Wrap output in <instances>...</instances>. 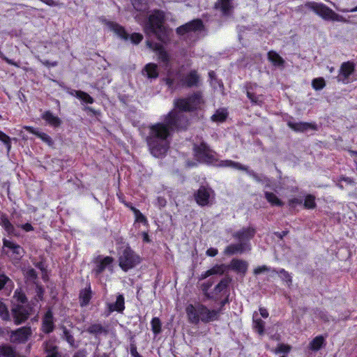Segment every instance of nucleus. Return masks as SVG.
<instances>
[{
    "instance_id": "423d86ee",
    "label": "nucleus",
    "mask_w": 357,
    "mask_h": 357,
    "mask_svg": "<svg viewBox=\"0 0 357 357\" xmlns=\"http://www.w3.org/2000/svg\"><path fill=\"white\" fill-rule=\"evenodd\" d=\"M33 308L30 304H13L11 314L15 324L24 322L31 314Z\"/></svg>"
},
{
    "instance_id": "dca6fc26",
    "label": "nucleus",
    "mask_w": 357,
    "mask_h": 357,
    "mask_svg": "<svg viewBox=\"0 0 357 357\" xmlns=\"http://www.w3.org/2000/svg\"><path fill=\"white\" fill-rule=\"evenodd\" d=\"M255 230L252 227L243 228L242 229L235 232L233 236L239 241L248 242L255 236Z\"/></svg>"
},
{
    "instance_id": "6e6d98bb",
    "label": "nucleus",
    "mask_w": 357,
    "mask_h": 357,
    "mask_svg": "<svg viewBox=\"0 0 357 357\" xmlns=\"http://www.w3.org/2000/svg\"><path fill=\"white\" fill-rule=\"evenodd\" d=\"M130 40L134 44L139 43L143 39V36L138 33H134L130 36Z\"/></svg>"
},
{
    "instance_id": "5701e85b",
    "label": "nucleus",
    "mask_w": 357,
    "mask_h": 357,
    "mask_svg": "<svg viewBox=\"0 0 357 357\" xmlns=\"http://www.w3.org/2000/svg\"><path fill=\"white\" fill-rule=\"evenodd\" d=\"M230 282V279L225 278L222 280L214 288L213 291L211 292V295H215V297L213 298V300H217L220 298V295L222 292L226 290Z\"/></svg>"
},
{
    "instance_id": "39448f33",
    "label": "nucleus",
    "mask_w": 357,
    "mask_h": 357,
    "mask_svg": "<svg viewBox=\"0 0 357 357\" xmlns=\"http://www.w3.org/2000/svg\"><path fill=\"white\" fill-rule=\"evenodd\" d=\"M305 6L326 20L342 21V17L335 13L326 5L316 2H308Z\"/></svg>"
},
{
    "instance_id": "f704fd0d",
    "label": "nucleus",
    "mask_w": 357,
    "mask_h": 357,
    "mask_svg": "<svg viewBox=\"0 0 357 357\" xmlns=\"http://www.w3.org/2000/svg\"><path fill=\"white\" fill-rule=\"evenodd\" d=\"M268 56L269 61L275 66H282L284 62L283 59L275 52H269Z\"/></svg>"
},
{
    "instance_id": "ea45409f",
    "label": "nucleus",
    "mask_w": 357,
    "mask_h": 357,
    "mask_svg": "<svg viewBox=\"0 0 357 357\" xmlns=\"http://www.w3.org/2000/svg\"><path fill=\"white\" fill-rule=\"evenodd\" d=\"M133 8L139 12H144L147 9L145 0H131Z\"/></svg>"
},
{
    "instance_id": "72a5a7b5",
    "label": "nucleus",
    "mask_w": 357,
    "mask_h": 357,
    "mask_svg": "<svg viewBox=\"0 0 357 357\" xmlns=\"http://www.w3.org/2000/svg\"><path fill=\"white\" fill-rule=\"evenodd\" d=\"M91 298V291L90 288L85 289L80 292L79 299L82 306L86 305L90 301Z\"/></svg>"
},
{
    "instance_id": "c9c22d12",
    "label": "nucleus",
    "mask_w": 357,
    "mask_h": 357,
    "mask_svg": "<svg viewBox=\"0 0 357 357\" xmlns=\"http://www.w3.org/2000/svg\"><path fill=\"white\" fill-rule=\"evenodd\" d=\"M13 349L7 345L0 346V357H15Z\"/></svg>"
},
{
    "instance_id": "bb28decb",
    "label": "nucleus",
    "mask_w": 357,
    "mask_h": 357,
    "mask_svg": "<svg viewBox=\"0 0 357 357\" xmlns=\"http://www.w3.org/2000/svg\"><path fill=\"white\" fill-rule=\"evenodd\" d=\"M144 71L148 78L155 79L158 76V66L156 64L150 63L146 65Z\"/></svg>"
},
{
    "instance_id": "37998d69",
    "label": "nucleus",
    "mask_w": 357,
    "mask_h": 357,
    "mask_svg": "<svg viewBox=\"0 0 357 357\" xmlns=\"http://www.w3.org/2000/svg\"><path fill=\"white\" fill-rule=\"evenodd\" d=\"M213 284L212 282L208 281L207 282L203 283L201 285V289L204 293V296L207 298H214L215 297V295H211V292H208L209 289L211 287Z\"/></svg>"
},
{
    "instance_id": "f8f14e48",
    "label": "nucleus",
    "mask_w": 357,
    "mask_h": 357,
    "mask_svg": "<svg viewBox=\"0 0 357 357\" xmlns=\"http://www.w3.org/2000/svg\"><path fill=\"white\" fill-rule=\"evenodd\" d=\"M211 199V190L205 187H201L195 194L197 203L202 206L209 204Z\"/></svg>"
},
{
    "instance_id": "9d476101",
    "label": "nucleus",
    "mask_w": 357,
    "mask_h": 357,
    "mask_svg": "<svg viewBox=\"0 0 357 357\" xmlns=\"http://www.w3.org/2000/svg\"><path fill=\"white\" fill-rule=\"evenodd\" d=\"M251 250L250 243L239 241L238 243L230 244L225 249L224 253L227 255L241 254Z\"/></svg>"
},
{
    "instance_id": "f03ea898",
    "label": "nucleus",
    "mask_w": 357,
    "mask_h": 357,
    "mask_svg": "<svg viewBox=\"0 0 357 357\" xmlns=\"http://www.w3.org/2000/svg\"><path fill=\"white\" fill-rule=\"evenodd\" d=\"M186 314L190 323L198 324L200 321L207 323L217 320L219 311L209 310L205 305L198 303L195 305H188L186 307Z\"/></svg>"
},
{
    "instance_id": "4d7b16f0",
    "label": "nucleus",
    "mask_w": 357,
    "mask_h": 357,
    "mask_svg": "<svg viewBox=\"0 0 357 357\" xmlns=\"http://www.w3.org/2000/svg\"><path fill=\"white\" fill-rule=\"evenodd\" d=\"M63 334H64V337H65L66 341L71 346H73V344H74V338H73V337L69 333V332L66 329H64Z\"/></svg>"
},
{
    "instance_id": "bf43d9fd",
    "label": "nucleus",
    "mask_w": 357,
    "mask_h": 357,
    "mask_svg": "<svg viewBox=\"0 0 357 357\" xmlns=\"http://www.w3.org/2000/svg\"><path fill=\"white\" fill-rule=\"evenodd\" d=\"M268 270H269V268L268 266H259V267L255 268L254 271V273L255 275H258L263 272L268 271Z\"/></svg>"
},
{
    "instance_id": "e433bc0d",
    "label": "nucleus",
    "mask_w": 357,
    "mask_h": 357,
    "mask_svg": "<svg viewBox=\"0 0 357 357\" xmlns=\"http://www.w3.org/2000/svg\"><path fill=\"white\" fill-rule=\"evenodd\" d=\"M13 298L15 300V302H14L13 304H22V305L29 304L27 303V298H26V296L20 290L17 289L15 291Z\"/></svg>"
},
{
    "instance_id": "a18cd8bd",
    "label": "nucleus",
    "mask_w": 357,
    "mask_h": 357,
    "mask_svg": "<svg viewBox=\"0 0 357 357\" xmlns=\"http://www.w3.org/2000/svg\"><path fill=\"white\" fill-rule=\"evenodd\" d=\"M87 331L90 333L96 334V335L100 334L102 332L105 331V330L102 326V325H100L99 324H96L91 325V326L89 327Z\"/></svg>"
},
{
    "instance_id": "58836bf2",
    "label": "nucleus",
    "mask_w": 357,
    "mask_h": 357,
    "mask_svg": "<svg viewBox=\"0 0 357 357\" xmlns=\"http://www.w3.org/2000/svg\"><path fill=\"white\" fill-rule=\"evenodd\" d=\"M324 338L319 335L317 336L310 344V348L314 351H318L324 344Z\"/></svg>"
},
{
    "instance_id": "b1692460",
    "label": "nucleus",
    "mask_w": 357,
    "mask_h": 357,
    "mask_svg": "<svg viewBox=\"0 0 357 357\" xmlns=\"http://www.w3.org/2000/svg\"><path fill=\"white\" fill-rule=\"evenodd\" d=\"M44 119L49 125L53 127H59L61 123V120L56 116L54 115L51 112L47 111L42 115Z\"/></svg>"
},
{
    "instance_id": "e2e57ef3",
    "label": "nucleus",
    "mask_w": 357,
    "mask_h": 357,
    "mask_svg": "<svg viewBox=\"0 0 357 357\" xmlns=\"http://www.w3.org/2000/svg\"><path fill=\"white\" fill-rule=\"evenodd\" d=\"M21 227L26 231H31L33 230V227L29 223H26L24 225H21Z\"/></svg>"
},
{
    "instance_id": "864d4df0",
    "label": "nucleus",
    "mask_w": 357,
    "mask_h": 357,
    "mask_svg": "<svg viewBox=\"0 0 357 357\" xmlns=\"http://www.w3.org/2000/svg\"><path fill=\"white\" fill-rule=\"evenodd\" d=\"M11 280L5 275H0V290L5 286H10L11 284Z\"/></svg>"
},
{
    "instance_id": "6ab92c4d",
    "label": "nucleus",
    "mask_w": 357,
    "mask_h": 357,
    "mask_svg": "<svg viewBox=\"0 0 357 357\" xmlns=\"http://www.w3.org/2000/svg\"><path fill=\"white\" fill-rule=\"evenodd\" d=\"M287 125L290 128H291L294 131H298V132H305V131H307L310 129H312V130L316 129L315 125H314L312 123H306V122L296 123V122L289 121L287 123Z\"/></svg>"
},
{
    "instance_id": "3c124183",
    "label": "nucleus",
    "mask_w": 357,
    "mask_h": 357,
    "mask_svg": "<svg viewBox=\"0 0 357 357\" xmlns=\"http://www.w3.org/2000/svg\"><path fill=\"white\" fill-rule=\"evenodd\" d=\"M225 271V268L223 265H217L213 266L212 268L209 269V274L212 275H222Z\"/></svg>"
},
{
    "instance_id": "49530a36",
    "label": "nucleus",
    "mask_w": 357,
    "mask_h": 357,
    "mask_svg": "<svg viewBox=\"0 0 357 357\" xmlns=\"http://www.w3.org/2000/svg\"><path fill=\"white\" fill-rule=\"evenodd\" d=\"M304 206L305 208L309 209L315 208V197L311 195L306 196L304 202Z\"/></svg>"
},
{
    "instance_id": "0e129e2a",
    "label": "nucleus",
    "mask_w": 357,
    "mask_h": 357,
    "mask_svg": "<svg viewBox=\"0 0 357 357\" xmlns=\"http://www.w3.org/2000/svg\"><path fill=\"white\" fill-rule=\"evenodd\" d=\"M42 62V63L43 65H45V66H47V67H50V66H57V62L56 61H54L52 63L50 62L49 61L46 60V61H40Z\"/></svg>"
},
{
    "instance_id": "ddd939ff",
    "label": "nucleus",
    "mask_w": 357,
    "mask_h": 357,
    "mask_svg": "<svg viewBox=\"0 0 357 357\" xmlns=\"http://www.w3.org/2000/svg\"><path fill=\"white\" fill-rule=\"evenodd\" d=\"M100 21L111 31H113L120 38L128 40V35L125 31L123 26L111 21H108L105 18H100Z\"/></svg>"
},
{
    "instance_id": "5fc2aeb1",
    "label": "nucleus",
    "mask_w": 357,
    "mask_h": 357,
    "mask_svg": "<svg viewBox=\"0 0 357 357\" xmlns=\"http://www.w3.org/2000/svg\"><path fill=\"white\" fill-rule=\"evenodd\" d=\"M290 347L289 345L280 344L275 349V353H288L290 351Z\"/></svg>"
},
{
    "instance_id": "338daca9",
    "label": "nucleus",
    "mask_w": 357,
    "mask_h": 357,
    "mask_svg": "<svg viewBox=\"0 0 357 357\" xmlns=\"http://www.w3.org/2000/svg\"><path fill=\"white\" fill-rule=\"evenodd\" d=\"M28 132L33 133L37 136V133H39L40 132L36 131L33 127L31 126H24V128Z\"/></svg>"
},
{
    "instance_id": "6e6552de",
    "label": "nucleus",
    "mask_w": 357,
    "mask_h": 357,
    "mask_svg": "<svg viewBox=\"0 0 357 357\" xmlns=\"http://www.w3.org/2000/svg\"><path fill=\"white\" fill-rule=\"evenodd\" d=\"M32 334L30 327L24 326L13 331L10 333V340L15 343H22L28 340Z\"/></svg>"
},
{
    "instance_id": "4468645a",
    "label": "nucleus",
    "mask_w": 357,
    "mask_h": 357,
    "mask_svg": "<svg viewBox=\"0 0 357 357\" xmlns=\"http://www.w3.org/2000/svg\"><path fill=\"white\" fill-rule=\"evenodd\" d=\"M203 24L200 20H192L183 26H181L176 29V32L178 34L183 35L185 33L197 31L202 29Z\"/></svg>"
},
{
    "instance_id": "de8ad7c7",
    "label": "nucleus",
    "mask_w": 357,
    "mask_h": 357,
    "mask_svg": "<svg viewBox=\"0 0 357 357\" xmlns=\"http://www.w3.org/2000/svg\"><path fill=\"white\" fill-rule=\"evenodd\" d=\"M0 317L3 320H9L10 314L6 305L0 301Z\"/></svg>"
},
{
    "instance_id": "4be33fe9",
    "label": "nucleus",
    "mask_w": 357,
    "mask_h": 357,
    "mask_svg": "<svg viewBox=\"0 0 357 357\" xmlns=\"http://www.w3.org/2000/svg\"><path fill=\"white\" fill-rule=\"evenodd\" d=\"M248 264L245 261L233 259L230 263V268L239 273L244 275L248 270Z\"/></svg>"
},
{
    "instance_id": "a19ab883",
    "label": "nucleus",
    "mask_w": 357,
    "mask_h": 357,
    "mask_svg": "<svg viewBox=\"0 0 357 357\" xmlns=\"http://www.w3.org/2000/svg\"><path fill=\"white\" fill-rule=\"evenodd\" d=\"M127 206L133 212L135 217V221L143 223L146 222V218L137 208L132 206H130L129 204H127Z\"/></svg>"
},
{
    "instance_id": "393cba45",
    "label": "nucleus",
    "mask_w": 357,
    "mask_h": 357,
    "mask_svg": "<svg viewBox=\"0 0 357 357\" xmlns=\"http://www.w3.org/2000/svg\"><path fill=\"white\" fill-rule=\"evenodd\" d=\"M0 225H1L3 227V229L8 233V234L17 236V233L14 226L11 224V222L5 215H2L1 217Z\"/></svg>"
},
{
    "instance_id": "7ed1b4c3",
    "label": "nucleus",
    "mask_w": 357,
    "mask_h": 357,
    "mask_svg": "<svg viewBox=\"0 0 357 357\" xmlns=\"http://www.w3.org/2000/svg\"><path fill=\"white\" fill-rule=\"evenodd\" d=\"M164 14L162 11L155 10L149 17L144 30L147 36L155 35L160 40L165 42L167 32L163 26Z\"/></svg>"
},
{
    "instance_id": "473e14b6",
    "label": "nucleus",
    "mask_w": 357,
    "mask_h": 357,
    "mask_svg": "<svg viewBox=\"0 0 357 357\" xmlns=\"http://www.w3.org/2000/svg\"><path fill=\"white\" fill-rule=\"evenodd\" d=\"M257 314L255 312L253 315V328L260 335L264 333V322L257 317Z\"/></svg>"
},
{
    "instance_id": "aec40b11",
    "label": "nucleus",
    "mask_w": 357,
    "mask_h": 357,
    "mask_svg": "<svg viewBox=\"0 0 357 357\" xmlns=\"http://www.w3.org/2000/svg\"><path fill=\"white\" fill-rule=\"evenodd\" d=\"M215 7L220 10L223 15H229L234 8L232 0H218Z\"/></svg>"
},
{
    "instance_id": "20e7f679",
    "label": "nucleus",
    "mask_w": 357,
    "mask_h": 357,
    "mask_svg": "<svg viewBox=\"0 0 357 357\" xmlns=\"http://www.w3.org/2000/svg\"><path fill=\"white\" fill-rule=\"evenodd\" d=\"M141 261V257L135 253L130 246L125 245L121 248L119 252V266L124 271H128L138 265Z\"/></svg>"
},
{
    "instance_id": "774afa93",
    "label": "nucleus",
    "mask_w": 357,
    "mask_h": 357,
    "mask_svg": "<svg viewBox=\"0 0 357 357\" xmlns=\"http://www.w3.org/2000/svg\"><path fill=\"white\" fill-rule=\"evenodd\" d=\"M142 238L144 242L149 243L151 241V240L149 238V236L148 233H146V232L142 233Z\"/></svg>"
},
{
    "instance_id": "cd10ccee",
    "label": "nucleus",
    "mask_w": 357,
    "mask_h": 357,
    "mask_svg": "<svg viewBox=\"0 0 357 357\" xmlns=\"http://www.w3.org/2000/svg\"><path fill=\"white\" fill-rule=\"evenodd\" d=\"M113 262V259L110 257H104L100 263L97 265L95 272L96 273H101L107 267L109 266Z\"/></svg>"
},
{
    "instance_id": "2f4dec72",
    "label": "nucleus",
    "mask_w": 357,
    "mask_h": 357,
    "mask_svg": "<svg viewBox=\"0 0 357 357\" xmlns=\"http://www.w3.org/2000/svg\"><path fill=\"white\" fill-rule=\"evenodd\" d=\"M71 94L75 96L77 98L82 100L86 103L91 104L93 102V99L88 93L82 91H73Z\"/></svg>"
},
{
    "instance_id": "c85d7f7f",
    "label": "nucleus",
    "mask_w": 357,
    "mask_h": 357,
    "mask_svg": "<svg viewBox=\"0 0 357 357\" xmlns=\"http://www.w3.org/2000/svg\"><path fill=\"white\" fill-rule=\"evenodd\" d=\"M199 80V77L195 71L190 72L183 79V84L188 86H195Z\"/></svg>"
},
{
    "instance_id": "69168bd1",
    "label": "nucleus",
    "mask_w": 357,
    "mask_h": 357,
    "mask_svg": "<svg viewBox=\"0 0 357 357\" xmlns=\"http://www.w3.org/2000/svg\"><path fill=\"white\" fill-rule=\"evenodd\" d=\"M259 312H260V314L261 315V317H263L264 318H267L268 317V311L266 310V309L264 308V307H260L259 308Z\"/></svg>"
},
{
    "instance_id": "052dcab7",
    "label": "nucleus",
    "mask_w": 357,
    "mask_h": 357,
    "mask_svg": "<svg viewBox=\"0 0 357 357\" xmlns=\"http://www.w3.org/2000/svg\"><path fill=\"white\" fill-rule=\"evenodd\" d=\"M26 275L30 279H35L36 278L37 274L33 268H30L26 271Z\"/></svg>"
},
{
    "instance_id": "f257e3e1",
    "label": "nucleus",
    "mask_w": 357,
    "mask_h": 357,
    "mask_svg": "<svg viewBox=\"0 0 357 357\" xmlns=\"http://www.w3.org/2000/svg\"><path fill=\"white\" fill-rule=\"evenodd\" d=\"M204 103L200 93H195L186 98L178 99L174 104L180 111H172L162 123L149 127L146 142L151 153L156 158L162 157L167 152L169 142L168 137L174 129L185 128L188 119L183 112L199 109Z\"/></svg>"
},
{
    "instance_id": "09e8293b",
    "label": "nucleus",
    "mask_w": 357,
    "mask_h": 357,
    "mask_svg": "<svg viewBox=\"0 0 357 357\" xmlns=\"http://www.w3.org/2000/svg\"><path fill=\"white\" fill-rule=\"evenodd\" d=\"M37 137H39L43 142L46 143L48 146H52L54 144V142L50 136L44 132L37 133Z\"/></svg>"
},
{
    "instance_id": "2eb2a0df",
    "label": "nucleus",
    "mask_w": 357,
    "mask_h": 357,
    "mask_svg": "<svg viewBox=\"0 0 357 357\" xmlns=\"http://www.w3.org/2000/svg\"><path fill=\"white\" fill-rule=\"evenodd\" d=\"M261 89L258 88L257 85H250L247 87V96L250 101L257 105H261L263 102V96L259 94Z\"/></svg>"
},
{
    "instance_id": "9b49d317",
    "label": "nucleus",
    "mask_w": 357,
    "mask_h": 357,
    "mask_svg": "<svg viewBox=\"0 0 357 357\" xmlns=\"http://www.w3.org/2000/svg\"><path fill=\"white\" fill-rule=\"evenodd\" d=\"M354 72V64L351 61L344 62L342 63L340 69V75L338 81L343 83L349 82V76Z\"/></svg>"
},
{
    "instance_id": "7c9ffc66",
    "label": "nucleus",
    "mask_w": 357,
    "mask_h": 357,
    "mask_svg": "<svg viewBox=\"0 0 357 357\" xmlns=\"http://www.w3.org/2000/svg\"><path fill=\"white\" fill-rule=\"evenodd\" d=\"M45 350L47 354L46 357H57L56 347L53 341H48L45 344Z\"/></svg>"
},
{
    "instance_id": "1a4fd4ad",
    "label": "nucleus",
    "mask_w": 357,
    "mask_h": 357,
    "mask_svg": "<svg viewBox=\"0 0 357 357\" xmlns=\"http://www.w3.org/2000/svg\"><path fill=\"white\" fill-rule=\"evenodd\" d=\"M220 165L222 167H231V168H234V169H240V170L247 171L248 173L250 176H252L253 177V178L257 182L268 181V178L266 177L259 176L252 171H248V169L246 167H245V166L242 165L241 164L236 162H234L231 160H222L220 162Z\"/></svg>"
},
{
    "instance_id": "603ef678",
    "label": "nucleus",
    "mask_w": 357,
    "mask_h": 357,
    "mask_svg": "<svg viewBox=\"0 0 357 357\" xmlns=\"http://www.w3.org/2000/svg\"><path fill=\"white\" fill-rule=\"evenodd\" d=\"M280 275L281 278L287 283L288 285H290L291 284V277L284 269H282L280 271Z\"/></svg>"
},
{
    "instance_id": "a211bd4d",
    "label": "nucleus",
    "mask_w": 357,
    "mask_h": 357,
    "mask_svg": "<svg viewBox=\"0 0 357 357\" xmlns=\"http://www.w3.org/2000/svg\"><path fill=\"white\" fill-rule=\"evenodd\" d=\"M146 45L149 48L157 52L160 60L162 62H163L165 64L167 65V63L169 62V56L160 44L153 43L150 42L149 40H147Z\"/></svg>"
},
{
    "instance_id": "c756f323",
    "label": "nucleus",
    "mask_w": 357,
    "mask_h": 357,
    "mask_svg": "<svg viewBox=\"0 0 357 357\" xmlns=\"http://www.w3.org/2000/svg\"><path fill=\"white\" fill-rule=\"evenodd\" d=\"M228 112L226 109H219L212 115L211 120L214 122H223L226 120Z\"/></svg>"
},
{
    "instance_id": "f3484780",
    "label": "nucleus",
    "mask_w": 357,
    "mask_h": 357,
    "mask_svg": "<svg viewBox=\"0 0 357 357\" xmlns=\"http://www.w3.org/2000/svg\"><path fill=\"white\" fill-rule=\"evenodd\" d=\"M3 248L9 249L10 252L15 255L16 258H20L23 256L24 250L20 245L8 239L3 238Z\"/></svg>"
},
{
    "instance_id": "412c9836",
    "label": "nucleus",
    "mask_w": 357,
    "mask_h": 357,
    "mask_svg": "<svg viewBox=\"0 0 357 357\" xmlns=\"http://www.w3.org/2000/svg\"><path fill=\"white\" fill-rule=\"evenodd\" d=\"M53 315L50 310H48L44 315L43 319V331L50 333L54 329Z\"/></svg>"
},
{
    "instance_id": "0eeeda50",
    "label": "nucleus",
    "mask_w": 357,
    "mask_h": 357,
    "mask_svg": "<svg viewBox=\"0 0 357 357\" xmlns=\"http://www.w3.org/2000/svg\"><path fill=\"white\" fill-rule=\"evenodd\" d=\"M195 155L198 160L202 162L213 164L215 161L214 153L206 143H201L195 147Z\"/></svg>"
},
{
    "instance_id": "4c0bfd02",
    "label": "nucleus",
    "mask_w": 357,
    "mask_h": 357,
    "mask_svg": "<svg viewBox=\"0 0 357 357\" xmlns=\"http://www.w3.org/2000/svg\"><path fill=\"white\" fill-rule=\"evenodd\" d=\"M265 197H266V199H267V201L269 203H271L272 205L278 206L283 205L282 202H281L278 199V197L273 192H266Z\"/></svg>"
},
{
    "instance_id": "680f3d73",
    "label": "nucleus",
    "mask_w": 357,
    "mask_h": 357,
    "mask_svg": "<svg viewBox=\"0 0 357 357\" xmlns=\"http://www.w3.org/2000/svg\"><path fill=\"white\" fill-rule=\"evenodd\" d=\"M218 250L213 248H210L206 250V255L210 257H215L218 255Z\"/></svg>"
},
{
    "instance_id": "79ce46f5",
    "label": "nucleus",
    "mask_w": 357,
    "mask_h": 357,
    "mask_svg": "<svg viewBox=\"0 0 357 357\" xmlns=\"http://www.w3.org/2000/svg\"><path fill=\"white\" fill-rule=\"evenodd\" d=\"M325 86L326 82L323 77L315 78L313 79L312 81V86L316 91H319L324 89Z\"/></svg>"
},
{
    "instance_id": "c03bdc74",
    "label": "nucleus",
    "mask_w": 357,
    "mask_h": 357,
    "mask_svg": "<svg viewBox=\"0 0 357 357\" xmlns=\"http://www.w3.org/2000/svg\"><path fill=\"white\" fill-rule=\"evenodd\" d=\"M151 328L152 331L155 334H158L161 331V322L158 317H154L152 319L151 322Z\"/></svg>"
},
{
    "instance_id": "13d9d810",
    "label": "nucleus",
    "mask_w": 357,
    "mask_h": 357,
    "mask_svg": "<svg viewBox=\"0 0 357 357\" xmlns=\"http://www.w3.org/2000/svg\"><path fill=\"white\" fill-rule=\"evenodd\" d=\"M0 58H1L2 59H3L4 61H6L8 64H10V65H13V66H15L16 67H19V65L13 61V60L11 59H9L8 57H6L3 53L1 51H0Z\"/></svg>"
},
{
    "instance_id": "8fccbe9b",
    "label": "nucleus",
    "mask_w": 357,
    "mask_h": 357,
    "mask_svg": "<svg viewBox=\"0 0 357 357\" xmlns=\"http://www.w3.org/2000/svg\"><path fill=\"white\" fill-rule=\"evenodd\" d=\"M0 141H1L6 146L7 151H8V152H9L11 149L10 138L1 130H0Z\"/></svg>"
},
{
    "instance_id": "a878e982",
    "label": "nucleus",
    "mask_w": 357,
    "mask_h": 357,
    "mask_svg": "<svg viewBox=\"0 0 357 357\" xmlns=\"http://www.w3.org/2000/svg\"><path fill=\"white\" fill-rule=\"evenodd\" d=\"M109 311H116L119 312H122L125 308L124 306V298L123 295L119 294L116 298V301L114 303L110 304L109 305Z\"/></svg>"
}]
</instances>
